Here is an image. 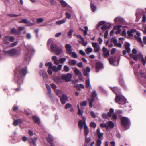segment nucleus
Masks as SVG:
<instances>
[{
	"label": "nucleus",
	"instance_id": "obj_1",
	"mask_svg": "<svg viewBox=\"0 0 146 146\" xmlns=\"http://www.w3.org/2000/svg\"><path fill=\"white\" fill-rule=\"evenodd\" d=\"M83 120H80L78 123V126L79 128L81 130L84 127V134L85 137H86L89 133V129L86 125V119L84 117H82Z\"/></svg>",
	"mask_w": 146,
	"mask_h": 146
},
{
	"label": "nucleus",
	"instance_id": "obj_2",
	"mask_svg": "<svg viewBox=\"0 0 146 146\" xmlns=\"http://www.w3.org/2000/svg\"><path fill=\"white\" fill-rule=\"evenodd\" d=\"M71 77V74H67L66 75H62L61 78H59L58 76L54 78V80L57 83L60 84L63 82L62 80H65L66 82H68L70 81Z\"/></svg>",
	"mask_w": 146,
	"mask_h": 146
},
{
	"label": "nucleus",
	"instance_id": "obj_3",
	"mask_svg": "<svg viewBox=\"0 0 146 146\" xmlns=\"http://www.w3.org/2000/svg\"><path fill=\"white\" fill-rule=\"evenodd\" d=\"M26 74H15L14 79L16 82L19 84L22 83L24 77Z\"/></svg>",
	"mask_w": 146,
	"mask_h": 146
},
{
	"label": "nucleus",
	"instance_id": "obj_4",
	"mask_svg": "<svg viewBox=\"0 0 146 146\" xmlns=\"http://www.w3.org/2000/svg\"><path fill=\"white\" fill-rule=\"evenodd\" d=\"M50 51L52 52H55L56 54L58 55L62 51L61 48H59L55 44H52L50 46Z\"/></svg>",
	"mask_w": 146,
	"mask_h": 146
},
{
	"label": "nucleus",
	"instance_id": "obj_5",
	"mask_svg": "<svg viewBox=\"0 0 146 146\" xmlns=\"http://www.w3.org/2000/svg\"><path fill=\"white\" fill-rule=\"evenodd\" d=\"M131 56L133 59L136 61H137L138 60H139L142 62L143 64L144 65H145L146 64V62L144 59L142 55L140 54H138L137 55H132Z\"/></svg>",
	"mask_w": 146,
	"mask_h": 146
},
{
	"label": "nucleus",
	"instance_id": "obj_6",
	"mask_svg": "<svg viewBox=\"0 0 146 146\" xmlns=\"http://www.w3.org/2000/svg\"><path fill=\"white\" fill-rule=\"evenodd\" d=\"M35 51L32 46L30 45L27 47L26 49L25 50V54L27 56H28L29 54L33 55Z\"/></svg>",
	"mask_w": 146,
	"mask_h": 146
},
{
	"label": "nucleus",
	"instance_id": "obj_7",
	"mask_svg": "<svg viewBox=\"0 0 146 146\" xmlns=\"http://www.w3.org/2000/svg\"><path fill=\"white\" fill-rule=\"evenodd\" d=\"M115 100L117 103L120 104H123L125 103V98L121 96H117Z\"/></svg>",
	"mask_w": 146,
	"mask_h": 146
},
{
	"label": "nucleus",
	"instance_id": "obj_8",
	"mask_svg": "<svg viewBox=\"0 0 146 146\" xmlns=\"http://www.w3.org/2000/svg\"><path fill=\"white\" fill-rule=\"evenodd\" d=\"M20 53V50L15 49H12L9 50V55L11 56H18Z\"/></svg>",
	"mask_w": 146,
	"mask_h": 146
},
{
	"label": "nucleus",
	"instance_id": "obj_9",
	"mask_svg": "<svg viewBox=\"0 0 146 146\" xmlns=\"http://www.w3.org/2000/svg\"><path fill=\"white\" fill-rule=\"evenodd\" d=\"M14 73H17L19 72V73H27L28 72L26 68H22L18 67L14 70Z\"/></svg>",
	"mask_w": 146,
	"mask_h": 146
},
{
	"label": "nucleus",
	"instance_id": "obj_10",
	"mask_svg": "<svg viewBox=\"0 0 146 146\" xmlns=\"http://www.w3.org/2000/svg\"><path fill=\"white\" fill-rule=\"evenodd\" d=\"M65 47L66 49L67 53L69 55L71 54L72 52V48L70 44H67L65 45Z\"/></svg>",
	"mask_w": 146,
	"mask_h": 146
},
{
	"label": "nucleus",
	"instance_id": "obj_11",
	"mask_svg": "<svg viewBox=\"0 0 146 146\" xmlns=\"http://www.w3.org/2000/svg\"><path fill=\"white\" fill-rule=\"evenodd\" d=\"M114 110L113 108H111L110 112L108 113V114L103 113L102 114V117L104 118H107L108 117L111 116L112 114L113 113Z\"/></svg>",
	"mask_w": 146,
	"mask_h": 146
},
{
	"label": "nucleus",
	"instance_id": "obj_12",
	"mask_svg": "<svg viewBox=\"0 0 146 146\" xmlns=\"http://www.w3.org/2000/svg\"><path fill=\"white\" fill-rule=\"evenodd\" d=\"M92 45L94 48V52H98L100 49V46L98 44L96 43H92Z\"/></svg>",
	"mask_w": 146,
	"mask_h": 146
},
{
	"label": "nucleus",
	"instance_id": "obj_13",
	"mask_svg": "<svg viewBox=\"0 0 146 146\" xmlns=\"http://www.w3.org/2000/svg\"><path fill=\"white\" fill-rule=\"evenodd\" d=\"M129 121V119L126 117H123L121 119V124L123 126L126 125Z\"/></svg>",
	"mask_w": 146,
	"mask_h": 146
},
{
	"label": "nucleus",
	"instance_id": "obj_14",
	"mask_svg": "<svg viewBox=\"0 0 146 146\" xmlns=\"http://www.w3.org/2000/svg\"><path fill=\"white\" fill-rule=\"evenodd\" d=\"M47 141L48 142L51 146H54V145L53 143V138L51 135L49 134L48 137H46Z\"/></svg>",
	"mask_w": 146,
	"mask_h": 146
},
{
	"label": "nucleus",
	"instance_id": "obj_15",
	"mask_svg": "<svg viewBox=\"0 0 146 146\" xmlns=\"http://www.w3.org/2000/svg\"><path fill=\"white\" fill-rule=\"evenodd\" d=\"M140 34L139 33L137 32L136 33V35H135V37L137 38V40L140 42L141 46L142 47H143L144 45L143 44V42L142 41L140 37Z\"/></svg>",
	"mask_w": 146,
	"mask_h": 146
},
{
	"label": "nucleus",
	"instance_id": "obj_16",
	"mask_svg": "<svg viewBox=\"0 0 146 146\" xmlns=\"http://www.w3.org/2000/svg\"><path fill=\"white\" fill-rule=\"evenodd\" d=\"M92 102L96 100L97 99V94L94 90H93L92 91Z\"/></svg>",
	"mask_w": 146,
	"mask_h": 146
},
{
	"label": "nucleus",
	"instance_id": "obj_17",
	"mask_svg": "<svg viewBox=\"0 0 146 146\" xmlns=\"http://www.w3.org/2000/svg\"><path fill=\"white\" fill-rule=\"evenodd\" d=\"M45 65L46 66H48L49 70H48V73H52V62H49L46 63Z\"/></svg>",
	"mask_w": 146,
	"mask_h": 146
},
{
	"label": "nucleus",
	"instance_id": "obj_18",
	"mask_svg": "<svg viewBox=\"0 0 146 146\" xmlns=\"http://www.w3.org/2000/svg\"><path fill=\"white\" fill-rule=\"evenodd\" d=\"M68 99V97L66 95H63L60 98V100L62 104H64L66 102V101Z\"/></svg>",
	"mask_w": 146,
	"mask_h": 146
},
{
	"label": "nucleus",
	"instance_id": "obj_19",
	"mask_svg": "<svg viewBox=\"0 0 146 146\" xmlns=\"http://www.w3.org/2000/svg\"><path fill=\"white\" fill-rule=\"evenodd\" d=\"M10 32L12 34H15L18 35L20 34V32L18 31L17 29H16L15 28H12Z\"/></svg>",
	"mask_w": 146,
	"mask_h": 146
},
{
	"label": "nucleus",
	"instance_id": "obj_20",
	"mask_svg": "<svg viewBox=\"0 0 146 146\" xmlns=\"http://www.w3.org/2000/svg\"><path fill=\"white\" fill-rule=\"evenodd\" d=\"M32 118L34 122L35 123H37L38 124H40V120L38 117L35 115L33 116L32 117Z\"/></svg>",
	"mask_w": 146,
	"mask_h": 146
},
{
	"label": "nucleus",
	"instance_id": "obj_21",
	"mask_svg": "<svg viewBox=\"0 0 146 146\" xmlns=\"http://www.w3.org/2000/svg\"><path fill=\"white\" fill-rule=\"evenodd\" d=\"M74 86L77 88V90H80L81 89L80 88L84 89V85L82 84H80L79 85L76 84L74 85Z\"/></svg>",
	"mask_w": 146,
	"mask_h": 146
},
{
	"label": "nucleus",
	"instance_id": "obj_22",
	"mask_svg": "<svg viewBox=\"0 0 146 146\" xmlns=\"http://www.w3.org/2000/svg\"><path fill=\"white\" fill-rule=\"evenodd\" d=\"M136 32V30L135 29H132L128 31L127 32L128 35L129 36H133V33Z\"/></svg>",
	"mask_w": 146,
	"mask_h": 146
},
{
	"label": "nucleus",
	"instance_id": "obj_23",
	"mask_svg": "<svg viewBox=\"0 0 146 146\" xmlns=\"http://www.w3.org/2000/svg\"><path fill=\"white\" fill-rule=\"evenodd\" d=\"M107 125L108 126V129L109 128H113L114 127V124L111 121H109L106 123Z\"/></svg>",
	"mask_w": 146,
	"mask_h": 146
},
{
	"label": "nucleus",
	"instance_id": "obj_24",
	"mask_svg": "<svg viewBox=\"0 0 146 146\" xmlns=\"http://www.w3.org/2000/svg\"><path fill=\"white\" fill-rule=\"evenodd\" d=\"M31 142H30V145L31 146H32V144H33L34 146H36V142L37 140V137H34L33 138H31Z\"/></svg>",
	"mask_w": 146,
	"mask_h": 146
},
{
	"label": "nucleus",
	"instance_id": "obj_25",
	"mask_svg": "<svg viewBox=\"0 0 146 146\" xmlns=\"http://www.w3.org/2000/svg\"><path fill=\"white\" fill-rule=\"evenodd\" d=\"M84 29H85L84 30L82 28L80 27L79 28V30L82 31L84 33V35L85 36L87 34V31L88 30V27L86 26H85Z\"/></svg>",
	"mask_w": 146,
	"mask_h": 146
},
{
	"label": "nucleus",
	"instance_id": "obj_26",
	"mask_svg": "<svg viewBox=\"0 0 146 146\" xmlns=\"http://www.w3.org/2000/svg\"><path fill=\"white\" fill-rule=\"evenodd\" d=\"M96 67L97 70H98L99 69L102 68L103 67V64L100 62H98L96 64Z\"/></svg>",
	"mask_w": 146,
	"mask_h": 146
},
{
	"label": "nucleus",
	"instance_id": "obj_27",
	"mask_svg": "<svg viewBox=\"0 0 146 146\" xmlns=\"http://www.w3.org/2000/svg\"><path fill=\"white\" fill-rule=\"evenodd\" d=\"M52 60L54 61V63L58 65L59 64V60L57 59V57L56 56H53L52 57Z\"/></svg>",
	"mask_w": 146,
	"mask_h": 146
},
{
	"label": "nucleus",
	"instance_id": "obj_28",
	"mask_svg": "<svg viewBox=\"0 0 146 146\" xmlns=\"http://www.w3.org/2000/svg\"><path fill=\"white\" fill-rule=\"evenodd\" d=\"M130 44L129 43H127V42H125V49H126V50L127 51V53H129L130 52V49L129 48L130 47Z\"/></svg>",
	"mask_w": 146,
	"mask_h": 146
},
{
	"label": "nucleus",
	"instance_id": "obj_29",
	"mask_svg": "<svg viewBox=\"0 0 146 146\" xmlns=\"http://www.w3.org/2000/svg\"><path fill=\"white\" fill-rule=\"evenodd\" d=\"M97 134L98 138L100 139L101 137H103V134L102 133H101L100 132V129L99 128H98L96 131Z\"/></svg>",
	"mask_w": 146,
	"mask_h": 146
},
{
	"label": "nucleus",
	"instance_id": "obj_30",
	"mask_svg": "<svg viewBox=\"0 0 146 146\" xmlns=\"http://www.w3.org/2000/svg\"><path fill=\"white\" fill-rule=\"evenodd\" d=\"M21 123L22 122L21 119H19L17 120H15L13 122V124L14 126H17L18 124L19 123Z\"/></svg>",
	"mask_w": 146,
	"mask_h": 146
},
{
	"label": "nucleus",
	"instance_id": "obj_31",
	"mask_svg": "<svg viewBox=\"0 0 146 146\" xmlns=\"http://www.w3.org/2000/svg\"><path fill=\"white\" fill-rule=\"evenodd\" d=\"M66 21V19H63L61 20L56 21V24L57 25H60L64 23Z\"/></svg>",
	"mask_w": 146,
	"mask_h": 146
},
{
	"label": "nucleus",
	"instance_id": "obj_32",
	"mask_svg": "<svg viewBox=\"0 0 146 146\" xmlns=\"http://www.w3.org/2000/svg\"><path fill=\"white\" fill-rule=\"evenodd\" d=\"M9 36H6L5 38L3 39V43L5 44H7L9 43Z\"/></svg>",
	"mask_w": 146,
	"mask_h": 146
},
{
	"label": "nucleus",
	"instance_id": "obj_33",
	"mask_svg": "<svg viewBox=\"0 0 146 146\" xmlns=\"http://www.w3.org/2000/svg\"><path fill=\"white\" fill-rule=\"evenodd\" d=\"M40 75L41 76L43 77V78L44 81H47L48 77L46 74H40Z\"/></svg>",
	"mask_w": 146,
	"mask_h": 146
},
{
	"label": "nucleus",
	"instance_id": "obj_34",
	"mask_svg": "<svg viewBox=\"0 0 146 146\" xmlns=\"http://www.w3.org/2000/svg\"><path fill=\"white\" fill-rule=\"evenodd\" d=\"M60 2L62 7H65L68 5L67 3L64 0H61L60 1Z\"/></svg>",
	"mask_w": 146,
	"mask_h": 146
},
{
	"label": "nucleus",
	"instance_id": "obj_35",
	"mask_svg": "<svg viewBox=\"0 0 146 146\" xmlns=\"http://www.w3.org/2000/svg\"><path fill=\"white\" fill-rule=\"evenodd\" d=\"M122 25H118L116 26H114L113 27V28L114 29L117 30V31H121V28L122 27Z\"/></svg>",
	"mask_w": 146,
	"mask_h": 146
},
{
	"label": "nucleus",
	"instance_id": "obj_36",
	"mask_svg": "<svg viewBox=\"0 0 146 146\" xmlns=\"http://www.w3.org/2000/svg\"><path fill=\"white\" fill-rule=\"evenodd\" d=\"M113 91L116 94H117V92H119L120 90V89H118L117 87H114L112 88Z\"/></svg>",
	"mask_w": 146,
	"mask_h": 146
},
{
	"label": "nucleus",
	"instance_id": "obj_37",
	"mask_svg": "<svg viewBox=\"0 0 146 146\" xmlns=\"http://www.w3.org/2000/svg\"><path fill=\"white\" fill-rule=\"evenodd\" d=\"M85 52L87 54L89 55L91 52V48L90 47L86 48Z\"/></svg>",
	"mask_w": 146,
	"mask_h": 146
},
{
	"label": "nucleus",
	"instance_id": "obj_38",
	"mask_svg": "<svg viewBox=\"0 0 146 146\" xmlns=\"http://www.w3.org/2000/svg\"><path fill=\"white\" fill-rule=\"evenodd\" d=\"M101 139H100L98 138L96 140V146H100L102 143V141Z\"/></svg>",
	"mask_w": 146,
	"mask_h": 146
},
{
	"label": "nucleus",
	"instance_id": "obj_39",
	"mask_svg": "<svg viewBox=\"0 0 146 146\" xmlns=\"http://www.w3.org/2000/svg\"><path fill=\"white\" fill-rule=\"evenodd\" d=\"M105 23V22L104 21H100L97 25V28L98 29L100 26L104 25Z\"/></svg>",
	"mask_w": 146,
	"mask_h": 146
},
{
	"label": "nucleus",
	"instance_id": "obj_40",
	"mask_svg": "<svg viewBox=\"0 0 146 146\" xmlns=\"http://www.w3.org/2000/svg\"><path fill=\"white\" fill-rule=\"evenodd\" d=\"M44 19L42 18H39L37 19L36 22L38 24L42 23Z\"/></svg>",
	"mask_w": 146,
	"mask_h": 146
},
{
	"label": "nucleus",
	"instance_id": "obj_41",
	"mask_svg": "<svg viewBox=\"0 0 146 146\" xmlns=\"http://www.w3.org/2000/svg\"><path fill=\"white\" fill-rule=\"evenodd\" d=\"M52 70L55 72H57L59 71L57 67L56 66H52Z\"/></svg>",
	"mask_w": 146,
	"mask_h": 146
},
{
	"label": "nucleus",
	"instance_id": "obj_42",
	"mask_svg": "<svg viewBox=\"0 0 146 146\" xmlns=\"http://www.w3.org/2000/svg\"><path fill=\"white\" fill-rule=\"evenodd\" d=\"M46 86L48 92L49 94H50L51 92V89L50 86L48 84H46Z\"/></svg>",
	"mask_w": 146,
	"mask_h": 146
},
{
	"label": "nucleus",
	"instance_id": "obj_43",
	"mask_svg": "<svg viewBox=\"0 0 146 146\" xmlns=\"http://www.w3.org/2000/svg\"><path fill=\"white\" fill-rule=\"evenodd\" d=\"M66 59L65 58H62L60 59L59 62L60 63L63 64L66 61Z\"/></svg>",
	"mask_w": 146,
	"mask_h": 146
},
{
	"label": "nucleus",
	"instance_id": "obj_44",
	"mask_svg": "<svg viewBox=\"0 0 146 146\" xmlns=\"http://www.w3.org/2000/svg\"><path fill=\"white\" fill-rule=\"evenodd\" d=\"M7 15L11 17H17L18 16H20V15H17L14 14H7Z\"/></svg>",
	"mask_w": 146,
	"mask_h": 146
},
{
	"label": "nucleus",
	"instance_id": "obj_45",
	"mask_svg": "<svg viewBox=\"0 0 146 146\" xmlns=\"http://www.w3.org/2000/svg\"><path fill=\"white\" fill-rule=\"evenodd\" d=\"M70 62L71 64L73 65H75L76 64V61L74 60H70Z\"/></svg>",
	"mask_w": 146,
	"mask_h": 146
},
{
	"label": "nucleus",
	"instance_id": "obj_46",
	"mask_svg": "<svg viewBox=\"0 0 146 146\" xmlns=\"http://www.w3.org/2000/svg\"><path fill=\"white\" fill-rule=\"evenodd\" d=\"M81 41H79V42L84 46H86L87 45V43L84 41V39L83 40H81Z\"/></svg>",
	"mask_w": 146,
	"mask_h": 146
},
{
	"label": "nucleus",
	"instance_id": "obj_47",
	"mask_svg": "<svg viewBox=\"0 0 146 146\" xmlns=\"http://www.w3.org/2000/svg\"><path fill=\"white\" fill-rule=\"evenodd\" d=\"M25 28L24 27H20L18 29V31L20 32V34L21 33L22 31L23 30L25 29Z\"/></svg>",
	"mask_w": 146,
	"mask_h": 146
},
{
	"label": "nucleus",
	"instance_id": "obj_48",
	"mask_svg": "<svg viewBox=\"0 0 146 146\" xmlns=\"http://www.w3.org/2000/svg\"><path fill=\"white\" fill-rule=\"evenodd\" d=\"M110 51L108 50L106 52L104 53V56L106 57H107L110 55Z\"/></svg>",
	"mask_w": 146,
	"mask_h": 146
},
{
	"label": "nucleus",
	"instance_id": "obj_49",
	"mask_svg": "<svg viewBox=\"0 0 146 146\" xmlns=\"http://www.w3.org/2000/svg\"><path fill=\"white\" fill-rule=\"evenodd\" d=\"M73 32V30L71 29L69 32H68L67 33V35L69 36H71L72 35V33Z\"/></svg>",
	"mask_w": 146,
	"mask_h": 146
},
{
	"label": "nucleus",
	"instance_id": "obj_50",
	"mask_svg": "<svg viewBox=\"0 0 146 146\" xmlns=\"http://www.w3.org/2000/svg\"><path fill=\"white\" fill-rule=\"evenodd\" d=\"M90 137L87 138V137H86L85 143H87V144H88L89 143H90Z\"/></svg>",
	"mask_w": 146,
	"mask_h": 146
},
{
	"label": "nucleus",
	"instance_id": "obj_51",
	"mask_svg": "<svg viewBox=\"0 0 146 146\" xmlns=\"http://www.w3.org/2000/svg\"><path fill=\"white\" fill-rule=\"evenodd\" d=\"M100 127L102 128H106L108 129V126L107 125L106 123V124L101 123L100 125Z\"/></svg>",
	"mask_w": 146,
	"mask_h": 146
},
{
	"label": "nucleus",
	"instance_id": "obj_52",
	"mask_svg": "<svg viewBox=\"0 0 146 146\" xmlns=\"http://www.w3.org/2000/svg\"><path fill=\"white\" fill-rule=\"evenodd\" d=\"M26 37L28 39H30L31 37V34L30 33H27L26 35Z\"/></svg>",
	"mask_w": 146,
	"mask_h": 146
},
{
	"label": "nucleus",
	"instance_id": "obj_53",
	"mask_svg": "<svg viewBox=\"0 0 146 146\" xmlns=\"http://www.w3.org/2000/svg\"><path fill=\"white\" fill-rule=\"evenodd\" d=\"M72 56L74 58H77V54L74 52H72Z\"/></svg>",
	"mask_w": 146,
	"mask_h": 146
},
{
	"label": "nucleus",
	"instance_id": "obj_54",
	"mask_svg": "<svg viewBox=\"0 0 146 146\" xmlns=\"http://www.w3.org/2000/svg\"><path fill=\"white\" fill-rule=\"evenodd\" d=\"M64 69L66 72H68L69 70V67L66 65L64 66Z\"/></svg>",
	"mask_w": 146,
	"mask_h": 146
},
{
	"label": "nucleus",
	"instance_id": "obj_55",
	"mask_svg": "<svg viewBox=\"0 0 146 146\" xmlns=\"http://www.w3.org/2000/svg\"><path fill=\"white\" fill-rule=\"evenodd\" d=\"M28 133L29 135L31 137L33 135V131L30 129H29L28 130Z\"/></svg>",
	"mask_w": 146,
	"mask_h": 146
},
{
	"label": "nucleus",
	"instance_id": "obj_56",
	"mask_svg": "<svg viewBox=\"0 0 146 146\" xmlns=\"http://www.w3.org/2000/svg\"><path fill=\"white\" fill-rule=\"evenodd\" d=\"M65 15L66 17L68 19H70L71 18L70 14L68 12H66L65 13Z\"/></svg>",
	"mask_w": 146,
	"mask_h": 146
},
{
	"label": "nucleus",
	"instance_id": "obj_57",
	"mask_svg": "<svg viewBox=\"0 0 146 146\" xmlns=\"http://www.w3.org/2000/svg\"><path fill=\"white\" fill-rule=\"evenodd\" d=\"M18 43V41H16L15 42L12 43L11 45V47H13L16 46Z\"/></svg>",
	"mask_w": 146,
	"mask_h": 146
},
{
	"label": "nucleus",
	"instance_id": "obj_58",
	"mask_svg": "<svg viewBox=\"0 0 146 146\" xmlns=\"http://www.w3.org/2000/svg\"><path fill=\"white\" fill-rule=\"evenodd\" d=\"M80 105L81 106H86L87 105V102L86 101H83L80 103Z\"/></svg>",
	"mask_w": 146,
	"mask_h": 146
},
{
	"label": "nucleus",
	"instance_id": "obj_59",
	"mask_svg": "<svg viewBox=\"0 0 146 146\" xmlns=\"http://www.w3.org/2000/svg\"><path fill=\"white\" fill-rule=\"evenodd\" d=\"M27 20V19H23L19 21V22L21 23H23L26 24Z\"/></svg>",
	"mask_w": 146,
	"mask_h": 146
},
{
	"label": "nucleus",
	"instance_id": "obj_60",
	"mask_svg": "<svg viewBox=\"0 0 146 146\" xmlns=\"http://www.w3.org/2000/svg\"><path fill=\"white\" fill-rule=\"evenodd\" d=\"M79 52L80 54L82 56H85L86 55L85 52L82 50H80Z\"/></svg>",
	"mask_w": 146,
	"mask_h": 146
},
{
	"label": "nucleus",
	"instance_id": "obj_61",
	"mask_svg": "<svg viewBox=\"0 0 146 146\" xmlns=\"http://www.w3.org/2000/svg\"><path fill=\"white\" fill-rule=\"evenodd\" d=\"M71 104L70 103L66 104L65 106V109H68L70 107Z\"/></svg>",
	"mask_w": 146,
	"mask_h": 146
},
{
	"label": "nucleus",
	"instance_id": "obj_62",
	"mask_svg": "<svg viewBox=\"0 0 146 146\" xmlns=\"http://www.w3.org/2000/svg\"><path fill=\"white\" fill-rule=\"evenodd\" d=\"M25 24L27 25L28 26H31L33 25V24L30 21H29L28 20Z\"/></svg>",
	"mask_w": 146,
	"mask_h": 146
},
{
	"label": "nucleus",
	"instance_id": "obj_63",
	"mask_svg": "<svg viewBox=\"0 0 146 146\" xmlns=\"http://www.w3.org/2000/svg\"><path fill=\"white\" fill-rule=\"evenodd\" d=\"M111 41L114 44V45L116 44L117 43V40L115 38H113L111 39Z\"/></svg>",
	"mask_w": 146,
	"mask_h": 146
},
{
	"label": "nucleus",
	"instance_id": "obj_64",
	"mask_svg": "<svg viewBox=\"0 0 146 146\" xmlns=\"http://www.w3.org/2000/svg\"><path fill=\"white\" fill-rule=\"evenodd\" d=\"M97 10V8L96 6L92 5V11L94 12Z\"/></svg>",
	"mask_w": 146,
	"mask_h": 146
}]
</instances>
